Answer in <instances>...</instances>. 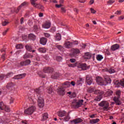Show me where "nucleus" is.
Instances as JSON below:
<instances>
[{
    "label": "nucleus",
    "mask_w": 124,
    "mask_h": 124,
    "mask_svg": "<svg viewBox=\"0 0 124 124\" xmlns=\"http://www.w3.org/2000/svg\"><path fill=\"white\" fill-rule=\"evenodd\" d=\"M60 77V74L57 72H54L53 74L51 75V78L52 79H58Z\"/></svg>",
    "instance_id": "obj_17"
},
{
    "label": "nucleus",
    "mask_w": 124,
    "mask_h": 124,
    "mask_svg": "<svg viewBox=\"0 0 124 124\" xmlns=\"http://www.w3.org/2000/svg\"><path fill=\"white\" fill-rule=\"evenodd\" d=\"M71 97H76V93H73L71 94Z\"/></svg>",
    "instance_id": "obj_56"
},
{
    "label": "nucleus",
    "mask_w": 124,
    "mask_h": 124,
    "mask_svg": "<svg viewBox=\"0 0 124 124\" xmlns=\"http://www.w3.org/2000/svg\"><path fill=\"white\" fill-rule=\"evenodd\" d=\"M44 35L47 38H50L51 37V35L47 32H44Z\"/></svg>",
    "instance_id": "obj_46"
},
{
    "label": "nucleus",
    "mask_w": 124,
    "mask_h": 124,
    "mask_svg": "<svg viewBox=\"0 0 124 124\" xmlns=\"http://www.w3.org/2000/svg\"><path fill=\"white\" fill-rule=\"evenodd\" d=\"M6 88L7 89H8V90H12V88H13V84L12 83H8Z\"/></svg>",
    "instance_id": "obj_35"
},
{
    "label": "nucleus",
    "mask_w": 124,
    "mask_h": 124,
    "mask_svg": "<svg viewBox=\"0 0 124 124\" xmlns=\"http://www.w3.org/2000/svg\"><path fill=\"white\" fill-rule=\"evenodd\" d=\"M102 98V96H101V95H99L95 98V101H100Z\"/></svg>",
    "instance_id": "obj_42"
},
{
    "label": "nucleus",
    "mask_w": 124,
    "mask_h": 124,
    "mask_svg": "<svg viewBox=\"0 0 124 124\" xmlns=\"http://www.w3.org/2000/svg\"><path fill=\"white\" fill-rule=\"evenodd\" d=\"M87 91L89 93H94V91H95V89L94 88H90Z\"/></svg>",
    "instance_id": "obj_38"
},
{
    "label": "nucleus",
    "mask_w": 124,
    "mask_h": 124,
    "mask_svg": "<svg viewBox=\"0 0 124 124\" xmlns=\"http://www.w3.org/2000/svg\"><path fill=\"white\" fill-rule=\"evenodd\" d=\"M69 67H74L75 66V65L74 64H68Z\"/></svg>",
    "instance_id": "obj_61"
},
{
    "label": "nucleus",
    "mask_w": 124,
    "mask_h": 124,
    "mask_svg": "<svg viewBox=\"0 0 124 124\" xmlns=\"http://www.w3.org/2000/svg\"><path fill=\"white\" fill-rule=\"evenodd\" d=\"M61 10L63 13H65L66 12V10H65V9H64L63 7L61 8Z\"/></svg>",
    "instance_id": "obj_58"
},
{
    "label": "nucleus",
    "mask_w": 124,
    "mask_h": 124,
    "mask_svg": "<svg viewBox=\"0 0 124 124\" xmlns=\"http://www.w3.org/2000/svg\"><path fill=\"white\" fill-rule=\"evenodd\" d=\"M115 85L117 86V87L119 88V87H124V78L122 79L120 81H116V82L115 83Z\"/></svg>",
    "instance_id": "obj_11"
},
{
    "label": "nucleus",
    "mask_w": 124,
    "mask_h": 124,
    "mask_svg": "<svg viewBox=\"0 0 124 124\" xmlns=\"http://www.w3.org/2000/svg\"><path fill=\"white\" fill-rule=\"evenodd\" d=\"M26 76V74H21L19 75H17L15 76L14 78V79H16V80H19V79H22V78H24Z\"/></svg>",
    "instance_id": "obj_14"
},
{
    "label": "nucleus",
    "mask_w": 124,
    "mask_h": 124,
    "mask_svg": "<svg viewBox=\"0 0 124 124\" xmlns=\"http://www.w3.org/2000/svg\"><path fill=\"white\" fill-rule=\"evenodd\" d=\"M46 93H53V87L52 86H48L46 88Z\"/></svg>",
    "instance_id": "obj_25"
},
{
    "label": "nucleus",
    "mask_w": 124,
    "mask_h": 124,
    "mask_svg": "<svg viewBox=\"0 0 124 124\" xmlns=\"http://www.w3.org/2000/svg\"><path fill=\"white\" fill-rule=\"evenodd\" d=\"M20 24H24V17H22L20 19Z\"/></svg>",
    "instance_id": "obj_62"
},
{
    "label": "nucleus",
    "mask_w": 124,
    "mask_h": 124,
    "mask_svg": "<svg viewBox=\"0 0 124 124\" xmlns=\"http://www.w3.org/2000/svg\"><path fill=\"white\" fill-rule=\"evenodd\" d=\"M86 81L88 85H92V83H93V78L90 76H87Z\"/></svg>",
    "instance_id": "obj_12"
},
{
    "label": "nucleus",
    "mask_w": 124,
    "mask_h": 124,
    "mask_svg": "<svg viewBox=\"0 0 124 124\" xmlns=\"http://www.w3.org/2000/svg\"><path fill=\"white\" fill-rule=\"evenodd\" d=\"M25 48L27 50V51H29V52H31V49H32V47H31V46L26 45L25 46Z\"/></svg>",
    "instance_id": "obj_41"
},
{
    "label": "nucleus",
    "mask_w": 124,
    "mask_h": 124,
    "mask_svg": "<svg viewBox=\"0 0 124 124\" xmlns=\"http://www.w3.org/2000/svg\"><path fill=\"white\" fill-rule=\"evenodd\" d=\"M108 72L110 74H112V73H115V72H116V71H115L114 69L110 68L108 70Z\"/></svg>",
    "instance_id": "obj_45"
},
{
    "label": "nucleus",
    "mask_w": 124,
    "mask_h": 124,
    "mask_svg": "<svg viewBox=\"0 0 124 124\" xmlns=\"http://www.w3.org/2000/svg\"><path fill=\"white\" fill-rule=\"evenodd\" d=\"M124 16H122L119 17L118 20L119 21H121L122 20H124Z\"/></svg>",
    "instance_id": "obj_60"
},
{
    "label": "nucleus",
    "mask_w": 124,
    "mask_h": 124,
    "mask_svg": "<svg viewBox=\"0 0 124 124\" xmlns=\"http://www.w3.org/2000/svg\"><path fill=\"white\" fill-rule=\"evenodd\" d=\"M51 27V23L50 22H46L42 25V28L44 29H49Z\"/></svg>",
    "instance_id": "obj_16"
},
{
    "label": "nucleus",
    "mask_w": 124,
    "mask_h": 124,
    "mask_svg": "<svg viewBox=\"0 0 124 124\" xmlns=\"http://www.w3.org/2000/svg\"><path fill=\"white\" fill-rule=\"evenodd\" d=\"M70 62H76V60L75 59H71L70 60Z\"/></svg>",
    "instance_id": "obj_63"
},
{
    "label": "nucleus",
    "mask_w": 124,
    "mask_h": 124,
    "mask_svg": "<svg viewBox=\"0 0 124 124\" xmlns=\"http://www.w3.org/2000/svg\"><path fill=\"white\" fill-rule=\"evenodd\" d=\"M84 80H85L84 78H79L77 81L78 85H81L82 83H84Z\"/></svg>",
    "instance_id": "obj_33"
},
{
    "label": "nucleus",
    "mask_w": 124,
    "mask_h": 124,
    "mask_svg": "<svg viewBox=\"0 0 124 124\" xmlns=\"http://www.w3.org/2000/svg\"><path fill=\"white\" fill-rule=\"evenodd\" d=\"M40 43L42 45H46V43H47V39L45 37H42L40 39Z\"/></svg>",
    "instance_id": "obj_21"
},
{
    "label": "nucleus",
    "mask_w": 124,
    "mask_h": 124,
    "mask_svg": "<svg viewBox=\"0 0 124 124\" xmlns=\"http://www.w3.org/2000/svg\"><path fill=\"white\" fill-rule=\"evenodd\" d=\"M9 24V22L7 20H4L2 21V26H6Z\"/></svg>",
    "instance_id": "obj_40"
},
{
    "label": "nucleus",
    "mask_w": 124,
    "mask_h": 124,
    "mask_svg": "<svg viewBox=\"0 0 124 124\" xmlns=\"http://www.w3.org/2000/svg\"><path fill=\"white\" fill-rule=\"evenodd\" d=\"M72 43L69 41H66L64 44V47L65 48H67L68 49H69V48H71V47H72Z\"/></svg>",
    "instance_id": "obj_13"
},
{
    "label": "nucleus",
    "mask_w": 124,
    "mask_h": 124,
    "mask_svg": "<svg viewBox=\"0 0 124 124\" xmlns=\"http://www.w3.org/2000/svg\"><path fill=\"white\" fill-rule=\"evenodd\" d=\"M94 93L95 94H99V95H101L102 94H104V93L103 91L100 90H95L94 91Z\"/></svg>",
    "instance_id": "obj_28"
},
{
    "label": "nucleus",
    "mask_w": 124,
    "mask_h": 124,
    "mask_svg": "<svg viewBox=\"0 0 124 124\" xmlns=\"http://www.w3.org/2000/svg\"><path fill=\"white\" fill-rule=\"evenodd\" d=\"M56 60L58 62H62V58L61 56H58L56 58Z\"/></svg>",
    "instance_id": "obj_51"
},
{
    "label": "nucleus",
    "mask_w": 124,
    "mask_h": 124,
    "mask_svg": "<svg viewBox=\"0 0 124 124\" xmlns=\"http://www.w3.org/2000/svg\"><path fill=\"white\" fill-rule=\"evenodd\" d=\"M70 84L72 85V86H75V82L72 81L71 82H69V81H66L65 82V83H64V85L65 86H67V87H68V86H69V85H70Z\"/></svg>",
    "instance_id": "obj_23"
},
{
    "label": "nucleus",
    "mask_w": 124,
    "mask_h": 124,
    "mask_svg": "<svg viewBox=\"0 0 124 124\" xmlns=\"http://www.w3.org/2000/svg\"><path fill=\"white\" fill-rule=\"evenodd\" d=\"M96 81L97 84L100 86H106L108 84H111V82H112V80L108 77L105 78V80H103L101 77H97Z\"/></svg>",
    "instance_id": "obj_2"
},
{
    "label": "nucleus",
    "mask_w": 124,
    "mask_h": 124,
    "mask_svg": "<svg viewBox=\"0 0 124 124\" xmlns=\"http://www.w3.org/2000/svg\"><path fill=\"white\" fill-rule=\"evenodd\" d=\"M91 13H93V14H94V13H95V12H96L95 10H94V9H93V8H91Z\"/></svg>",
    "instance_id": "obj_57"
},
{
    "label": "nucleus",
    "mask_w": 124,
    "mask_h": 124,
    "mask_svg": "<svg viewBox=\"0 0 124 124\" xmlns=\"http://www.w3.org/2000/svg\"><path fill=\"white\" fill-rule=\"evenodd\" d=\"M62 6V4H56L55 7H57V8H60Z\"/></svg>",
    "instance_id": "obj_64"
},
{
    "label": "nucleus",
    "mask_w": 124,
    "mask_h": 124,
    "mask_svg": "<svg viewBox=\"0 0 124 124\" xmlns=\"http://www.w3.org/2000/svg\"><path fill=\"white\" fill-rule=\"evenodd\" d=\"M45 73H52L54 71V69L50 67H46L43 69Z\"/></svg>",
    "instance_id": "obj_9"
},
{
    "label": "nucleus",
    "mask_w": 124,
    "mask_h": 124,
    "mask_svg": "<svg viewBox=\"0 0 124 124\" xmlns=\"http://www.w3.org/2000/svg\"><path fill=\"white\" fill-rule=\"evenodd\" d=\"M3 110H4V111L6 112H10V108H9L6 106H5V107L3 108Z\"/></svg>",
    "instance_id": "obj_47"
},
{
    "label": "nucleus",
    "mask_w": 124,
    "mask_h": 124,
    "mask_svg": "<svg viewBox=\"0 0 124 124\" xmlns=\"http://www.w3.org/2000/svg\"><path fill=\"white\" fill-rule=\"evenodd\" d=\"M62 120H63L64 122H68V121L70 120V116H69V113H67L66 115V116L64 118H62Z\"/></svg>",
    "instance_id": "obj_30"
},
{
    "label": "nucleus",
    "mask_w": 124,
    "mask_h": 124,
    "mask_svg": "<svg viewBox=\"0 0 124 124\" xmlns=\"http://www.w3.org/2000/svg\"><path fill=\"white\" fill-rule=\"evenodd\" d=\"M108 3H114L115 2V1H114V0H108Z\"/></svg>",
    "instance_id": "obj_59"
},
{
    "label": "nucleus",
    "mask_w": 124,
    "mask_h": 124,
    "mask_svg": "<svg viewBox=\"0 0 124 124\" xmlns=\"http://www.w3.org/2000/svg\"><path fill=\"white\" fill-rule=\"evenodd\" d=\"M71 53L73 55H78V54H80V50L77 48H73L71 50Z\"/></svg>",
    "instance_id": "obj_19"
},
{
    "label": "nucleus",
    "mask_w": 124,
    "mask_h": 124,
    "mask_svg": "<svg viewBox=\"0 0 124 124\" xmlns=\"http://www.w3.org/2000/svg\"><path fill=\"white\" fill-rule=\"evenodd\" d=\"M62 40V35H61V34L57 33L55 35V40L57 41H60Z\"/></svg>",
    "instance_id": "obj_27"
},
{
    "label": "nucleus",
    "mask_w": 124,
    "mask_h": 124,
    "mask_svg": "<svg viewBox=\"0 0 124 124\" xmlns=\"http://www.w3.org/2000/svg\"><path fill=\"white\" fill-rule=\"evenodd\" d=\"M16 49H22L23 48V46L21 44L17 45L16 46Z\"/></svg>",
    "instance_id": "obj_50"
},
{
    "label": "nucleus",
    "mask_w": 124,
    "mask_h": 124,
    "mask_svg": "<svg viewBox=\"0 0 124 124\" xmlns=\"http://www.w3.org/2000/svg\"><path fill=\"white\" fill-rule=\"evenodd\" d=\"M8 30L9 29H7V30H5L3 32V35H5V34H6V33H7V31H8Z\"/></svg>",
    "instance_id": "obj_55"
},
{
    "label": "nucleus",
    "mask_w": 124,
    "mask_h": 124,
    "mask_svg": "<svg viewBox=\"0 0 124 124\" xmlns=\"http://www.w3.org/2000/svg\"><path fill=\"white\" fill-rule=\"evenodd\" d=\"M81 122H83V120L81 118H77L75 120H73L72 121V123H74V124H80Z\"/></svg>",
    "instance_id": "obj_22"
},
{
    "label": "nucleus",
    "mask_w": 124,
    "mask_h": 124,
    "mask_svg": "<svg viewBox=\"0 0 124 124\" xmlns=\"http://www.w3.org/2000/svg\"><path fill=\"white\" fill-rule=\"evenodd\" d=\"M30 58H33V55H31L30 53H26L23 56V59H30Z\"/></svg>",
    "instance_id": "obj_24"
},
{
    "label": "nucleus",
    "mask_w": 124,
    "mask_h": 124,
    "mask_svg": "<svg viewBox=\"0 0 124 124\" xmlns=\"http://www.w3.org/2000/svg\"><path fill=\"white\" fill-rule=\"evenodd\" d=\"M103 59V56H102V55H98L96 56V60H97V61H100Z\"/></svg>",
    "instance_id": "obj_39"
},
{
    "label": "nucleus",
    "mask_w": 124,
    "mask_h": 124,
    "mask_svg": "<svg viewBox=\"0 0 124 124\" xmlns=\"http://www.w3.org/2000/svg\"><path fill=\"white\" fill-rule=\"evenodd\" d=\"M12 75V73H9L7 75H0V80H3L4 78H9Z\"/></svg>",
    "instance_id": "obj_15"
},
{
    "label": "nucleus",
    "mask_w": 124,
    "mask_h": 124,
    "mask_svg": "<svg viewBox=\"0 0 124 124\" xmlns=\"http://www.w3.org/2000/svg\"><path fill=\"white\" fill-rule=\"evenodd\" d=\"M65 90L63 87H60L58 89V93L60 95H64L65 93Z\"/></svg>",
    "instance_id": "obj_10"
},
{
    "label": "nucleus",
    "mask_w": 124,
    "mask_h": 124,
    "mask_svg": "<svg viewBox=\"0 0 124 124\" xmlns=\"http://www.w3.org/2000/svg\"><path fill=\"white\" fill-rule=\"evenodd\" d=\"M34 92L38 97V104L40 108H43L44 107V99L42 98L43 93V87H40L34 90Z\"/></svg>",
    "instance_id": "obj_1"
},
{
    "label": "nucleus",
    "mask_w": 124,
    "mask_h": 124,
    "mask_svg": "<svg viewBox=\"0 0 124 124\" xmlns=\"http://www.w3.org/2000/svg\"><path fill=\"white\" fill-rule=\"evenodd\" d=\"M99 122V119L97 118L96 119L90 120L91 124H96Z\"/></svg>",
    "instance_id": "obj_31"
},
{
    "label": "nucleus",
    "mask_w": 124,
    "mask_h": 124,
    "mask_svg": "<svg viewBox=\"0 0 124 124\" xmlns=\"http://www.w3.org/2000/svg\"><path fill=\"white\" fill-rule=\"evenodd\" d=\"M121 90H117L116 92V95L113 98L114 101V104L116 105H121L122 104V102L120 100V97H121Z\"/></svg>",
    "instance_id": "obj_3"
},
{
    "label": "nucleus",
    "mask_w": 124,
    "mask_h": 124,
    "mask_svg": "<svg viewBox=\"0 0 124 124\" xmlns=\"http://www.w3.org/2000/svg\"><path fill=\"white\" fill-rule=\"evenodd\" d=\"M83 102H84V100H79L78 101L77 99H74L72 102V105L75 107V108H79V107L82 106Z\"/></svg>",
    "instance_id": "obj_5"
},
{
    "label": "nucleus",
    "mask_w": 124,
    "mask_h": 124,
    "mask_svg": "<svg viewBox=\"0 0 124 124\" xmlns=\"http://www.w3.org/2000/svg\"><path fill=\"white\" fill-rule=\"evenodd\" d=\"M77 66L78 68L80 69V70H87L90 68V66L88 67L86 63H79Z\"/></svg>",
    "instance_id": "obj_8"
},
{
    "label": "nucleus",
    "mask_w": 124,
    "mask_h": 124,
    "mask_svg": "<svg viewBox=\"0 0 124 124\" xmlns=\"http://www.w3.org/2000/svg\"><path fill=\"white\" fill-rule=\"evenodd\" d=\"M29 38L31 40H35V35L33 34H30L29 35Z\"/></svg>",
    "instance_id": "obj_34"
},
{
    "label": "nucleus",
    "mask_w": 124,
    "mask_h": 124,
    "mask_svg": "<svg viewBox=\"0 0 124 124\" xmlns=\"http://www.w3.org/2000/svg\"><path fill=\"white\" fill-rule=\"evenodd\" d=\"M120 48V46L119 44H116L115 45H113L111 47V49L112 51H116V50H118Z\"/></svg>",
    "instance_id": "obj_20"
},
{
    "label": "nucleus",
    "mask_w": 124,
    "mask_h": 124,
    "mask_svg": "<svg viewBox=\"0 0 124 124\" xmlns=\"http://www.w3.org/2000/svg\"><path fill=\"white\" fill-rule=\"evenodd\" d=\"M38 51H39V52H40V53H46V48H45L44 47H41L38 49Z\"/></svg>",
    "instance_id": "obj_36"
},
{
    "label": "nucleus",
    "mask_w": 124,
    "mask_h": 124,
    "mask_svg": "<svg viewBox=\"0 0 124 124\" xmlns=\"http://www.w3.org/2000/svg\"><path fill=\"white\" fill-rule=\"evenodd\" d=\"M113 94V92L111 90H108L107 93H105V96H111Z\"/></svg>",
    "instance_id": "obj_29"
},
{
    "label": "nucleus",
    "mask_w": 124,
    "mask_h": 124,
    "mask_svg": "<svg viewBox=\"0 0 124 124\" xmlns=\"http://www.w3.org/2000/svg\"><path fill=\"white\" fill-rule=\"evenodd\" d=\"M98 105L100 107H102V109L104 111H108L109 110V103L106 101H102L100 103L98 104Z\"/></svg>",
    "instance_id": "obj_4"
},
{
    "label": "nucleus",
    "mask_w": 124,
    "mask_h": 124,
    "mask_svg": "<svg viewBox=\"0 0 124 124\" xmlns=\"http://www.w3.org/2000/svg\"><path fill=\"white\" fill-rule=\"evenodd\" d=\"M35 110H36L35 107L34 106H32L27 109H25L24 113L27 115H31V114H33L35 111Z\"/></svg>",
    "instance_id": "obj_6"
},
{
    "label": "nucleus",
    "mask_w": 124,
    "mask_h": 124,
    "mask_svg": "<svg viewBox=\"0 0 124 124\" xmlns=\"http://www.w3.org/2000/svg\"><path fill=\"white\" fill-rule=\"evenodd\" d=\"M28 4H29V2H23L22 3H21V4L19 6V7H23V6H27V5H28Z\"/></svg>",
    "instance_id": "obj_44"
},
{
    "label": "nucleus",
    "mask_w": 124,
    "mask_h": 124,
    "mask_svg": "<svg viewBox=\"0 0 124 124\" xmlns=\"http://www.w3.org/2000/svg\"><path fill=\"white\" fill-rule=\"evenodd\" d=\"M31 62V60L28 59L24 62H21L20 63H18L17 64H16V65L18 67H21V66H24L25 65H29V64H30Z\"/></svg>",
    "instance_id": "obj_7"
},
{
    "label": "nucleus",
    "mask_w": 124,
    "mask_h": 124,
    "mask_svg": "<svg viewBox=\"0 0 124 124\" xmlns=\"http://www.w3.org/2000/svg\"><path fill=\"white\" fill-rule=\"evenodd\" d=\"M34 31H37L38 30V26H37V25L34 26Z\"/></svg>",
    "instance_id": "obj_54"
},
{
    "label": "nucleus",
    "mask_w": 124,
    "mask_h": 124,
    "mask_svg": "<svg viewBox=\"0 0 124 124\" xmlns=\"http://www.w3.org/2000/svg\"><path fill=\"white\" fill-rule=\"evenodd\" d=\"M58 116L61 118L62 117H64V116H66L67 115V113H66V112L65 111H60L57 113Z\"/></svg>",
    "instance_id": "obj_18"
},
{
    "label": "nucleus",
    "mask_w": 124,
    "mask_h": 124,
    "mask_svg": "<svg viewBox=\"0 0 124 124\" xmlns=\"http://www.w3.org/2000/svg\"><path fill=\"white\" fill-rule=\"evenodd\" d=\"M47 119H48V113H44L43 115V119L42 120V121H45V120H47Z\"/></svg>",
    "instance_id": "obj_37"
},
{
    "label": "nucleus",
    "mask_w": 124,
    "mask_h": 124,
    "mask_svg": "<svg viewBox=\"0 0 124 124\" xmlns=\"http://www.w3.org/2000/svg\"><path fill=\"white\" fill-rule=\"evenodd\" d=\"M4 107H5V105L3 104V102H0V110H3Z\"/></svg>",
    "instance_id": "obj_43"
},
{
    "label": "nucleus",
    "mask_w": 124,
    "mask_h": 124,
    "mask_svg": "<svg viewBox=\"0 0 124 124\" xmlns=\"http://www.w3.org/2000/svg\"><path fill=\"white\" fill-rule=\"evenodd\" d=\"M39 77H41V78H45V75H44L42 73V72H39L38 73Z\"/></svg>",
    "instance_id": "obj_49"
},
{
    "label": "nucleus",
    "mask_w": 124,
    "mask_h": 124,
    "mask_svg": "<svg viewBox=\"0 0 124 124\" xmlns=\"http://www.w3.org/2000/svg\"><path fill=\"white\" fill-rule=\"evenodd\" d=\"M35 7L38 8V9H41V10H43V6L40 4H38L37 6Z\"/></svg>",
    "instance_id": "obj_48"
},
{
    "label": "nucleus",
    "mask_w": 124,
    "mask_h": 124,
    "mask_svg": "<svg viewBox=\"0 0 124 124\" xmlns=\"http://www.w3.org/2000/svg\"><path fill=\"white\" fill-rule=\"evenodd\" d=\"M36 0H31V4L34 6V7L37 6L38 5V3H36Z\"/></svg>",
    "instance_id": "obj_32"
},
{
    "label": "nucleus",
    "mask_w": 124,
    "mask_h": 124,
    "mask_svg": "<svg viewBox=\"0 0 124 124\" xmlns=\"http://www.w3.org/2000/svg\"><path fill=\"white\" fill-rule=\"evenodd\" d=\"M121 13L122 12L121 11H117L115 13V14H116V15H121Z\"/></svg>",
    "instance_id": "obj_53"
},
{
    "label": "nucleus",
    "mask_w": 124,
    "mask_h": 124,
    "mask_svg": "<svg viewBox=\"0 0 124 124\" xmlns=\"http://www.w3.org/2000/svg\"><path fill=\"white\" fill-rule=\"evenodd\" d=\"M84 58L86 60H89V59H91V58H92V55L90 54V53H86L85 54Z\"/></svg>",
    "instance_id": "obj_26"
},
{
    "label": "nucleus",
    "mask_w": 124,
    "mask_h": 124,
    "mask_svg": "<svg viewBox=\"0 0 124 124\" xmlns=\"http://www.w3.org/2000/svg\"><path fill=\"white\" fill-rule=\"evenodd\" d=\"M57 48L60 50V51H62V46H57Z\"/></svg>",
    "instance_id": "obj_52"
}]
</instances>
